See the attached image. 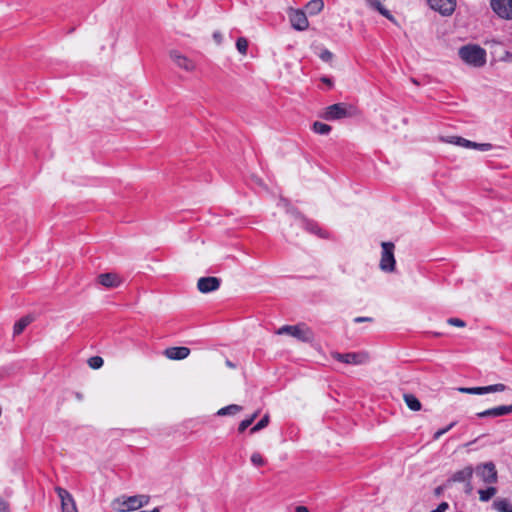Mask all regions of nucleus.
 I'll return each instance as SVG.
<instances>
[{
  "label": "nucleus",
  "mask_w": 512,
  "mask_h": 512,
  "mask_svg": "<svg viewBox=\"0 0 512 512\" xmlns=\"http://www.w3.org/2000/svg\"><path fill=\"white\" fill-rule=\"evenodd\" d=\"M460 58L469 65L482 67L486 63V51L478 45H465L459 49Z\"/></svg>",
  "instance_id": "nucleus-1"
},
{
  "label": "nucleus",
  "mask_w": 512,
  "mask_h": 512,
  "mask_svg": "<svg viewBox=\"0 0 512 512\" xmlns=\"http://www.w3.org/2000/svg\"><path fill=\"white\" fill-rule=\"evenodd\" d=\"M278 335L287 334L302 342H312L314 340L313 331L304 323L297 325H284L277 332Z\"/></svg>",
  "instance_id": "nucleus-2"
},
{
  "label": "nucleus",
  "mask_w": 512,
  "mask_h": 512,
  "mask_svg": "<svg viewBox=\"0 0 512 512\" xmlns=\"http://www.w3.org/2000/svg\"><path fill=\"white\" fill-rule=\"evenodd\" d=\"M150 501L148 495H135L123 498H117L114 501V507L120 511H134L143 506H146Z\"/></svg>",
  "instance_id": "nucleus-3"
},
{
  "label": "nucleus",
  "mask_w": 512,
  "mask_h": 512,
  "mask_svg": "<svg viewBox=\"0 0 512 512\" xmlns=\"http://www.w3.org/2000/svg\"><path fill=\"white\" fill-rule=\"evenodd\" d=\"M474 472L481 481L488 485L496 484L498 481V472L492 461L476 465Z\"/></svg>",
  "instance_id": "nucleus-4"
},
{
  "label": "nucleus",
  "mask_w": 512,
  "mask_h": 512,
  "mask_svg": "<svg viewBox=\"0 0 512 512\" xmlns=\"http://www.w3.org/2000/svg\"><path fill=\"white\" fill-rule=\"evenodd\" d=\"M382 253L380 259V268L385 272H393L395 270L394 244L392 242H382Z\"/></svg>",
  "instance_id": "nucleus-5"
},
{
  "label": "nucleus",
  "mask_w": 512,
  "mask_h": 512,
  "mask_svg": "<svg viewBox=\"0 0 512 512\" xmlns=\"http://www.w3.org/2000/svg\"><path fill=\"white\" fill-rule=\"evenodd\" d=\"M332 358L338 362L352 365L365 364L369 360V356L365 352H349V353H332Z\"/></svg>",
  "instance_id": "nucleus-6"
},
{
  "label": "nucleus",
  "mask_w": 512,
  "mask_h": 512,
  "mask_svg": "<svg viewBox=\"0 0 512 512\" xmlns=\"http://www.w3.org/2000/svg\"><path fill=\"white\" fill-rule=\"evenodd\" d=\"M490 6L499 18L512 20V0H491Z\"/></svg>",
  "instance_id": "nucleus-7"
},
{
  "label": "nucleus",
  "mask_w": 512,
  "mask_h": 512,
  "mask_svg": "<svg viewBox=\"0 0 512 512\" xmlns=\"http://www.w3.org/2000/svg\"><path fill=\"white\" fill-rule=\"evenodd\" d=\"M427 3L442 16H451L456 9V0H427Z\"/></svg>",
  "instance_id": "nucleus-8"
},
{
  "label": "nucleus",
  "mask_w": 512,
  "mask_h": 512,
  "mask_svg": "<svg viewBox=\"0 0 512 512\" xmlns=\"http://www.w3.org/2000/svg\"><path fill=\"white\" fill-rule=\"evenodd\" d=\"M507 389V386L502 383L483 387H459L457 390L465 394L483 395L487 393L502 392Z\"/></svg>",
  "instance_id": "nucleus-9"
},
{
  "label": "nucleus",
  "mask_w": 512,
  "mask_h": 512,
  "mask_svg": "<svg viewBox=\"0 0 512 512\" xmlns=\"http://www.w3.org/2000/svg\"><path fill=\"white\" fill-rule=\"evenodd\" d=\"M474 469L472 466H466L462 470L456 471L450 477L449 481L452 482H465L466 483V493H470L472 491L471 478L473 476Z\"/></svg>",
  "instance_id": "nucleus-10"
},
{
  "label": "nucleus",
  "mask_w": 512,
  "mask_h": 512,
  "mask_svg": "<svg viewBox=\"0 0 512 512\" xmlns=\"http://www.w3.org/2000/svg\"><path fill=\"white\" fill-rule=\"evenodd\" d=\"M349 115L347 106L344 103H336L326 108L324 118L328 121L345 118Z\"/></svg>",
  "instance_id": "nucleus-11"
},
{
  "label": "nucleus",
  "mask_w": 512,
  "mask_h": 512,
  "mask_svg": "<svg viewBox=\"0 0 512 512\" xmlns=\"http://www.w3.org/2000/svg\"><path fill=\"white\" fill-rule=\"evenodd\" d=\"M170 57L177 67L187 72H193L196 68L195 62L177 50L170 52Z\"/></svg>",
  "instance_id": "nucleus-12"
},
{
  "label": "nucleus",
  "mask_w": 512,
  "mask_h": 512,
  "mask_svg": "<svg viewBox=\"0 0 512 512\" xmlns=\"http://www.w3.org/2000/svg\"><path fill=\"white\" fill-rule=\"evenodd\" d=\"M220 285L221 279L214 276L201 277L197 282V288L201 293H210L216 291Z\"/></svg>",
  "instance_id": "nucleus-13"
},
{
  "label": "nucleus",
  "mask_w": 512,
  "mask_h": 512,
  "mask_svg": "<svg viewBox=\"0 0 512 512\" xmlns=\"http://www.w3.org/2000/svg\"><path fill=\"white\" fill-rule=\"evenodd\" d=\"M449 142L464 148H473L480 151H490L493 148L490 143H477L457 136L451 137Z\"/></svg>",
  "instance_id": "nucleus-14"
},
{
  "label": "nucleus",
  "mask_w": 512,
  "mask_h": 512,
  "mask_svg": "<svg viewBox=\"0 0 512 512\" xmlns=\"http://www.w3.org/2000/svg\"><path fill=\"white\" fill-rule=\"evenodd\" d=\"M56 493L61 500L62 512H78L72 495L66 489L57 487Z\"/></svg>",
  "instance_id": "nucleus-15"
},
{
  "label": "nucleus",
  "mask_w": 512,
  "mask_h": 512,
  "mask_svg": "<svg viewBox=\"0 0 512 512\" xmlns=\"http://www.w3.org/2000/svg\"><path fill=\"white\" fill-rule=\"evenodd\" d=\"M289 18L292 27L298 31H304L309 26L306 12L302 10H292L289 14Z\"/></svg>",
  "instance_id": "nucleus-16"
},
{
  "label": "nucleus",
  "mask_w": 512,
  "mask_h": 512,
  "mask_svg": "<svg viewBox=\"0 0 512 512\" xmlns=\"http://www.w3.org/2000/svg\"><path fill=\"white\" fill-rule=\"evenodd\" d=\"M301 226L303 229H305L307 232L314 234L322 239H327L329 237V233L322 229L319 224L313 220L306 219L304 217H301Z\"/></svg>",
  "instance_id": "nucleus-17"
},
{
  "label": "nucleus",
  "mask_w": 512,
  "mask_h": 512,
  "mask_svg": "<svg viewBox=\"0 0 512 512\" xmlns=\"http://www.w3.org/2000/svg\"><path fill=\"white\" fill-rule=\"evenodd\" d=\"M508 414H512V404L493 407V408H490L485 411L477 413L476 416L479 418H485V417H500V416H504V415H508Z\"/></svg>",
  "instance_id": "nucleus-18"
},
{
  "label": "nucleus",
  "mask_w": 512,
  "mask_h": 512,
  "mask_svg": "<svg viewBox=\"0 0 512 512\" xmlns=\"http://www.w3.org/2000/svg\"><path fill=\"white\" fill-rule=\"evenodd\" d=\"M97 282L105 288H116L120 286L122 280L116 273H102L98 275Z\"/></svg>",
  "instance_id": "nucleus-19"
},
{
  "label": "nucleus",
  "mask_w": 512,
  "mask_h": 512,
  "mask_svg": "<svg viewBox=\"0 0 512 512\" xmlns=\"http://www.w3.org/2000/svg\"><path fill=\"white\" fill-rule=\"evenodd\" d=\"M190 354V349L185 346L169 347L165 349L164 355L171 360H183Z\"/></svg>",
  "instance_id": "nucleus-20"
},
{
  "label": "nucleus",
  "mask_w": 512,
  "mask_h": 512,
  "mask_svg": "<svg viewBox=\"0 0 512 512\" xmlns=\"http://www.w3.org/2000/svg\"><path fill=\"white\" fill-rule=\"evenodd\" d=\"M368 4L375 10H377L382 16L387 18L388 20L395 22L394 16L390 13L388 9H386L381 0H367Z\"/></svg>",
  "instance_id": "nucleus-21"
},
{
  "label": "nucleus",
  "mask_w": 512,
  "mask_h": 512,
  "mask_svg": "<svg viewBox=\"0 0 512 512\" xmlns=\"http://www.w3.org/2000/svg\"><path fill=\"white\" fill-rule=\"evenodd\" d=\"M33 321V317L30 315H26L19 319L13 327L14 336L20 335L25 328Z\"/></svg>",
  "instance_id": "nucleus-22"
},
{
  "label": "nucleus",
  "mask_w": 512,
  "mask_h": 512,
  "mask_svg": "<svg viewBox=\"0 0 512 512\" xmlns=\"http://www.w3.org/2000/svg\"><path fill=\"white\" fill-rule=\"evenodd\" d=\"M323 8V0H311L305 6L306 13L311 16L319 14L323 10Z\"/></svg>",
  "instance_id": "nucleus-23"
},
{
  "label": "nucleus",
  "mask_w": 512,
  "mask_h": 512,
  "mask_svg": "<svg viewBox=\"0 0 512 512\" xmlns=\"http://www.w3.org/2000/svg\"><path fill=\"white\" fill-rule=\"evenodd\" d=\"M492 507L498 512H512V505L508 499L498 498L496 499Z\"/></svg>",
  "instance_id": "nucleus-24"
},
{
  "label": "nucleus",
  "mask_w": 512,
  "mask_h": 512,
  "mask_svg": "<svg viewBox=\"0 0 512 512\" xmlns=\"http://www.w3.org/2000/svg\"><path fill=\"white\" fill-rule=\"evenodd\" d=\"M242 406L237 404H231L228 406H225L217 411L218 416H227V415H235L242 411Z\"/></svg>",
  "instance_id": "nucleus-25"
},
{
  "label": "nucleus",
  "mask_w": 512,
  "mask_h": 512,
  "mask_svg": "<svg viewBox=\"0 0 512 512\" xmlns=\"http://www.w3.org/2000/svg\"><path fill=\"white\" fill-rule=\"evenodd\" d=\"M404 401L408 408L412 411H419L421 409L420 401L413 394H404Z\"/></svg>",
  "instance_id": "nucleus-26"
},
{
  "label": "nucleus",
  "mask_w": 512,
  "mask_h": 512,
  "mask_svg": "<svg viewBox=\"0 0 512 512\" xmlns=\"http://www.w3.org/2000/svg\"><path fill=\"white\" fill-rule=\"evenodd\" d=\"M497 493V488L489 486L486 489H480L478 491L479 499L482 502H488Z\"/></svg>",
  "instance_id": "nucleus-27"
},
{
  "label": "nucleus",
  "mask_w": 512,
  "mask_h": 512,
  "mask_svg": "<svg viewBox=\"0 0 512 512\" xmlns=\"http://www.w3.org/2000/svg\"><path fill=\"white\" fill-rule=\"evenodd\" d=\"M313 131L320 135H327L331 131V126L323 122L316 121L313 123Z\"/></svg>",
  "instance_id": "nucleus-28"
},
{
  "label": "nucleus",
  "mask_w": 512,
  "mask_h": 512,
  "mask_svg": "<svg viewBox=\"0 0 512 512\" xmlns=\"http://www.w3.org/2000/svg\"><path fill=\"white\" fill-rule=\"evenodd\" d=\"M269 424V415H264L260 421H258L251 429L250 433L254 434L262 429H264Z\"/></svg>",
  "instance_id": "nucleus-29"
},
{
  "label": "nucleus",
  "mask_w": 512,
  "mask_h": 512,
  "mask_svg": "<svg viewBox=\"0 0 512 512\" xmlns=\"http://www.w3.org/2000/svg\"><path fill=\"white\" fill-rule=\"evenodd\" d=\"M258 412L253 413L249 418L240 422L238 426V432L243 433L257 418Z\"/></svg>",
  "instance_id": "nucleus-30"
},
{
  "label": "nucleus",
  "mask_w": 512,
  "mask_h": 512,
  "mask_svg": "<svg viewBox=\"0 0 512 512\" xmlns=\"http://www.w3.org/2000/svg\"><path fill=\"white\" fill-rule=\"evenodd\" d=\"M236 48L238 50V52L242 55H246L247 54V50H248V41L246 38L244 37H239L237 40H236Z\"/></svg>",
  "instance_id": "nucleus-31"
},
{
  "label": "nucleus",
  "mask_w": 512,
  "mask_h": 512,
  "mask_svg": "<svg viewBox=\"0 0 512 512\" xmlns=\"http://www.w3.org/2000/svg\"><path fill=\"white\" fill-rule=\"evenodd\" d=\"M251 463L256 467L264 466L266 461L259 452H254L251 455Z\"/></svg>",
  "instance_id": "nucleus-32"
},
{
  "label": "nucleus",
  "mask_w": 512,
  "mask_h": 512,
  "mask_svg": "<svg viewBox=\"0 0 512 512\" xmlns=\"http://www.w3.org/2000/svg\"><path fill=\"white\" fill-rule=\"evenodd\" d=\"M103 359L100 356L90 357L88 360V364L92 369H99L103 366Z\"/></svg>",
  "instance_id": "nucleus-33"
},
{
  "label": "nucleus",
  "mask_w": 512,
  "mask_h": 512,
  "mask_svg": "<svg viewBox=\"0 0 512 512\" xmlns=\"http://www.w3.org/2000/svg\"><path fill=\"white\" fill-rule=\"evenodd\" d=\"M447 323L456 327H465L466 323L459 318H449Z\"/></svg>",
  "instance_id": "nucleus-34"
},
{
  "label": "nucleus",
  "mask_w": 512,
  "mask_h": 512,
  "mask_svg": "<svg viewBox=\"0 0 512 512\" xmlns=\"http://www.w3.org/2000/svg\"><path fill=\"white\" fill-rule=\"evenodd\" d=\"M319 57H320L323 61L328 62V61L332 60V58H333V54H332V52H330L328 49H324V50L320 53Z\"/></svg>",
  "instance_id": "nucleus-35"
},
{
  "label": "nucleus",
  "mask_w": 512,
  "mask_h": 512,
  "mask_svg": "<svg viewBox=\"0 0 512 512\" xmlns=\"http://www.w3.org/2000/svg\"><path fill=\"white\" fill-rule=\"evenodd\" d=\"M0 512H11L8 501L2 498L0 499Z\"/></svg>",
  "instance_id": "nucleus-36"
},
{
  "label": "nucleus",
  "mask_w": 512,
  "mask_h": 512,
  "mask_svg": "<svg viewBox=\"0 0 512 512\" xmlns=\"http://www.w3.org/2000/svg\"><path fill=\"white\" fill-rule=\"evenodd\" d=\"M449 508V505L447 502H441L436 509L432 510L431 512H445Z\"/></svg>",
  "instance_id": "nucleus-37"
},
{
  "label": "nucleus",
  "mask_w": 512,
  "mask_h": 512,
  "mask_svg": "<svg viewBox=\"0 0 512 512\" xmlns=\"http://www.w3.org/2000/svg\"><path fill=\"white\" fill-rule=\"evenodd\" d=\"M372 321H373V318H371V317L359 316V317L354 318L355 323L372 322Z\"/></svg>",
  "instance_id": "nucleus-38"
},
{
  "label": "nucleus",
  "mask_w": 512,
  "mask_h": 512,
  "mask_svg": "<svg viewBox=\"0 0 512 512\" xmlns=\"http://www.w3.org/2000/svg\"><path fill=\"white\" fill-rule=\"evenodd\" d=\"M321 82H323L324 84H326L327 86H329L330 88L333 87V81L331 78L327 77V76H323L321 77Z\"/></svg>",
  "instance_id": "nucleus-39"
},
{
  "label": "nucleus",
  "mask_w": 512,
  "mask_h": 512,
  "mask_svg": "<svg viewBox=\"0 0 512 512\" xmlns=\"http://www.w3.org/2000/svg\"><path fill=\"white\" fill-rule=\"evenodd\" d=\"M295 512H309V509L306 506L300 505L295 508Z\"/></svg>",
  "instance_id": "nucleus-40"
},
{
  "label": "nucleus",
  "mask_w": 512,
  "mask_h": 512,
  "mask_svg": "<svg viewBox=\"0 0 512 512\" xmlns=\"http://www.w3.org/2000/svg\"><path fill=\"white\" fill-rule=\"evenodd\" d=\"M213 37H214V39H215L218 43H220V42H221L222 35H221L219 32H215V33L213 34Z\"/></svg>",
  "instance_id": "nucleus-41"
},
{
  "label": "nucleus",
  "mask_w": 512,
  "mask_h": 512,
  "mask_svg": "<svg viewBox=\"0 0 512 512\" xmlns=\"http://www.w3.org/2000/svg\"><path fill=\"white\" fill-rule=\"evenodd\" d=\"M443 434H445V430L443 429H440L438 430L435 435H434V439H438L440 436H442Z\"/></svg>",
  "instance_id": "nucleus-42"
},
{
  "label": "nucleus",
  "mask_w": 512,
  "mask_h": 512,
  "mask_svg": "<svg viewBox=\"0 0 512 512\" xmlns=\"http://www.w3.org/2000/svg\"><path fill=\"white\" fill-rule=\"evenodd\" d=\"M456 425V422L450 423L447 427L443 428L445 430V433L448 432L450 429H452Z\"/></svg>",
  "instance_id": "nucleus-43"
},
{
  "label": "nucleus",
  "mask_w": 512,
  "mask_h": 512,
  "mask_svg": "<svg viewBox=\"0 0 512 512\" xmlns=\"http://www.w3.org/2000/svg\"><path fill=\"white\" fill-rule=\"evenodd\" d=\"M149 512H160V508L159 507H155L153 510H151Z\"/></svg>",
  "instance_id": "nucleus-44"
},
{
  "label": "nucleus",
  "mask_w": 512,
  "mask_h": 512,
  "mask_svg": "<svg viewBox=\"0 0 512 512\" xmlns=\"http://www.w3.org/2000/svg\"><path fill=\"white\" fill-rule=\"evenodd\" d=\"M226 364H227L229 367H234V365H233L229 360L226 362Z\"/></svg>",
  "instance_id": "nucleus-45"
}]
</instances>
